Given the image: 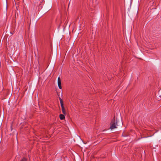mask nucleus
Segmentation results:
<instances>
[{
	"label": "nucleus",
	"mask_w": 161,
	"mask_h": 161,
	"mask_svg": "<svg viewBox=\"0 0 161 161\" xmlns=\"http://www.w3.org/2000/svg\"><path fill=\"white\" fill-rule=\"evenodd\" d=\"M61 81V79L59 77H58V82Z\"/></svg>",
	"instance_id": "8"
},
{
	"label": "nucleus",
	"mask_w": 161,
	"mask_h": 161,
	"mask_svg": "<svg viewBox=\"0 0 161 161\" xmlns=\"http://www.w3.org/2000/svg\"><path fill=\"white\" fill-rule=\"evenodd\" d=\"M59 118L61 120H63L64 119L65 117L63 114H60L59 115Z\"/></svg>",
	"instance_id": "3"
},
{
	"label": "nucleus",
	"mask_w": 161,
	"mask_h": 161,
	"mask_svg": "<svg viewBox=\"0 0 161 161\" xmlns=\"http://www.w3.org/2000/svg\"><path fill=\"white\" fill-rule=\"evenodd\" d=\"M114 120H113V121H115V118H114Z\"/></svg>",
	"instance_id": "9"
},
{
	"label": "nucleus",
	"mask_w": 161,
	"mask_h": 161,
	"mask_svg": "<svg viewBox=\"0 0 161 161\" xmlns=\"http://www.w3.org/2000/svg\"><path fill=\"white\" fill-rule=\"evenodd\" d=\"M61 107L62 111L63 113L64 114H65L66 112L64 107V104L62 105H61Z\"/></svg>",
	"instance_id": "2"
},
{
	"label": "nucleus",
	"mask_w": 161,
	"mask_h": 161,
	"mask_svg": "<svg viewBox=\"0 0 161 161\" xmlns=\"http://www.w3.org/2000/svg\"><path fill=\"white\" fill-rule=\"evenodd\" d=\"M26 159L25 158H23L21 161H26Z\"/></svg>",
	"instance_id": "7"
},
{
	"label": "nucleus",
	"mask_w": 161,
	"mask_h": 161,
	"mask_svg": "<svg viewBox=\"0 0 161 161\" xmlns=\"http://www.w3.org/2000/svg\"><path fill=\"white\" fill-rule=\"evenodd\" d=\"M122 124H123V122H122H122H121Z\"/></svg>",
	"instance_id": "10"
},
{
	"label": "nucleus",
	"mask_w": 161,
	"mask_h": 161,
	"mask_svg": "<svg viewBox=\"0 0 161 161\" xmlns=\"http://www.w3.org/2000/svg\"><path fill=\"white\" fill-rule=\"evenodd\" d=\"M117 121H111L110 123V129L111 130L116 128H117Z\"/></svg>",
	"instance_id": "1"
},
{
	"label": "nucleus",
	"mask_w": 161,
	"mask_h": 161,
	"mask_svg": "<svg viewBox=\"0 0 161 161\" xmlns=\"http://www.w3.org/2000/svg\"><path fill=\"white\" fill-rule=\"evenodd\" d=\"M59 100H60V103L61 105H63L64 104L63 102V101L62 100V99L60 97H59Z\"/></svg>",
	"instance_id": "5"
},
{
	"label": "nucleus",
	"mask_w": 161,
	"mask_h": 161,
	"mask_svg": "<svg viewBox=\"0 0 161 161\" xmlns=\"http://www.w3.org/2000/svg\"><path fill=\"white\" fill-rule=\"evenodd\" d=\"M59 100H60V103L61 105H63L64 104L63 102V101L62 100V99L60 97H59Z\"/></svg>",
	"instance_id": "6"
},
{
	"label": "nucleus",
	"mask_w": 161,
	"mask_h": 161,
	"mask_svg": "<svg viewBox=\"0 0 161 161\" xmlns=\"http://www.w3.org/2000/svg\"><path fill=\"white\" fill-rule=\"evenodd\" d=\"M58 86L59 87V88L60 89L62 88V86H61V81L58 82Z\"/></svg>",
	"instance_id": "4"
}]
</instances>
